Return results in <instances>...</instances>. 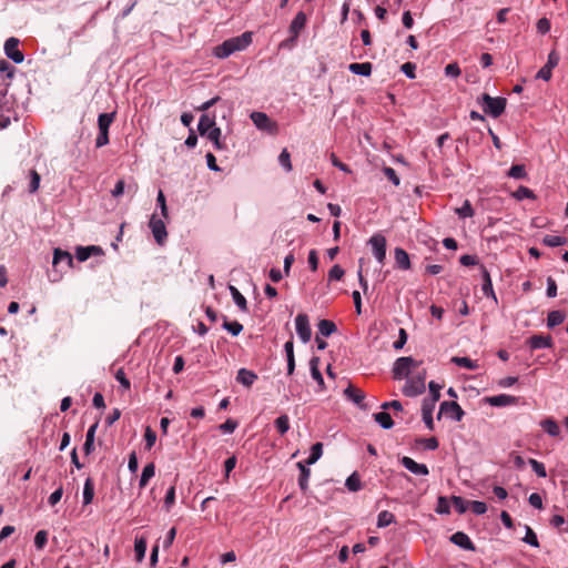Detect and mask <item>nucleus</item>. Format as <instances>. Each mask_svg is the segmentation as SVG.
Instances as JSON below:
<instances>
[{"instance_id":"obj_1","label":"nucleus","mask_w":568,"mask_h":568,"mask_svg":"<svg viewBox=\"0 0 568 568\" xmlns=\"http://www.w3.org/2000/svg\"><path fill=\"white\" fill-rule=\"evenodd\" d=\"M507 100L501 97L493 98L487 93L481 97V106L486 114L498 118L505 111Z\"/></svg>"},{"instance_id":"obj_2","label":"nucleus","mask_w":568,"mask_h":568,"mask_svg":"<svg viewBox=\"0 0 568 568\" xmlns=\"http://www.w3.org/2000/svg\"><path fill=\"white\" fill-rule=\"evenodd\" d=\"M420 362L415 361L413 357H399L393 366V376L395 379L407 378L412 369L418 367Z\"/></svg>"},{"instance_id":"obj_3","label":"nucleus","mask_w":568,"mask_h":568,"mask_svg":"<svg viewBox=\"0 0 568 568\" xmlns=\"http://www.w3.org/2000/svg\"><path fill=\"white\" fill-rule=\"evenodd\" d=\"M250 118L258 130L271 134L277 133V123L273 121L266 113L254 111L251 113Z\"/></svg>"},{"instance_id":"obj_4","label":"nucleus","mask_w":568,"mask_h":568,"mask_svg":"<svg viewBox=\"0 0 568 568\" xmlns=\"http://www.w3.org/2000/svg\"><path fill=\"white\" fill-rule=\"evenodd\" d=\"M425 390V374H419L415 377L407 378L403 394L407 397H416Z\"/></svg>"},{"instance_id":"obj_5","label":"nucleus","mask_w":568,"mask_h":568,"mask_svg":"<svg viewBox=\"0 0 568 568\" xmlns=\"http://www.w3.org/2000/svg\"><path fill=\"white\" fill-rule=\"evenodd\" d=\"M149 227L152 232L155 242L159 245H163L166 242L168 237L166 226L163 219H160L155 214H153L149 221Z\"/></svg>"},{"instance_id":"obj_6","label":"nucleus","mask_w":568,"mask_h":568,"mask_svg":"<svg viewBox=\"0 0 568 568\" xmlns=\"http://www.w3.org/2000/svg\"><path fill=\"white\" fill-rule=\"evenodd\" d=\"M368 243L372 246L374 257L378 261V263L383 264L386 258V239H385V236L379 233L374 234L369 239Z\"/></svg>"},{"instance_id":"obj_7","label":"nucleus","mask_w":568,"mask_h":568,"mask_svg":"<svg viewBox=\"0 0 568 568\" xmlns=\"http://www.w3.org/2000/svg\"><path fill=\"white\" fill-rule=\"evenodd\" d=\"M446 414L448 417L456 422H460L464 416V410L457 402H443L439 406V413L437 418L440 419L442 415Z\"/></svg>"},{"instance_id":"obj_8","label":"nucleus","mask_w":568,"mask_h":568,"mask_svg":"<svg viewBox=\"0 0 568 568\" xmlns=\"http://www.w3.org/2000/svg\"><path fill=\"white\" fill-rule=\"evenodd\" d=\"M52 265L53 267H60V272H65L73 267V257L69 252L55 248L53 251Z\"/></svg>"},{"instance_id":"obj_9","label":"nucleus","mask_w":568,"mask_h":568,"mask_svg":"<svg viewBox=\"0 0 568 568\" xmlns=\"http://www.w3.org/2000/svg\"><path fill=\"white\" fill-rule=\"evenodd\" d=\"M295 328L302 342L307 343L311 339L312 331L306 314L301 313L295 317Z\"/></svg>"},{"instance_id":"obj_10","label":"nucleus","mask_w":568,"mask_h":568,"mask_svg":"<svg viewBox=\"0 0 568 568\" xmlns=\"http://www.w3.org/2000/svg\"><path fill=\"white\" fill-rule=\"evenodd\" d=\"M4 52L14 63H21L24 59L23 53L19 50V40L9 38L4 43Z\"/></svg>"},{"instance_id":"obj_11","label":"nucleus","mask_w":568,"mask_h":568,"mask_svg":"<svg viewBox=\"0 0 568 568\" xmlns=\"http://www.w3.org/2000/svg\"><path fill=\"white\" fill-rule=\"evenodd\" d=\"M400 464L410 473L417 476H427L429 474L428 467L425 464H419L413 458L404 456Z\"/></svg>"},{"instance_id":"obj_12","label":"nucleus","mask_w":568,"mask_h":568,"mask_svg":"<svg viewBox=\"0 0 568 568\" xmlns=\"http://www.w3.org/2000/svg\"><path fill=\"white\" fill-rule=\"evenodd\" d=\"M527 344L530 349L549 348L552 346V338L550 335H532Z\"/></svg>"},{"instance_id":"obj_13","label":"nucleus","mask_w":568,"mask_h":568,"mask_svg":"<svg viewBox=\"0 0 568 568\" xmlns=\"http://www.w3.org/2000/svg\"><path fill=\"white\" fill-rule=\"evenodd\" d=\"M487 403H489L491 406L495 407H505L517 404V397L507 395V394H500L496 396L487 397Z\"/></svg>"},{"instance_id":"obj_14","label":"nucleus","mask_w":568,"mask_h":568,"mask_svg":"<svg viewBox=\"0 0 568 568\" xmlns=\"http://www.w3.org/2000/svg\"><path fill=\"white\" fill-rule=\"evenodd\" d=\"M435 404L436 403H433V402H428L427 398H425L423 400V404H422V416H423V420L426 425V427L429 429V430H433L434 429V419H433V412H434V408H435Z\"/></svg>"},{"instance_id":"obj_15","label":"nucleus","mask_w":568,"mask_h":568,"mask_svg":"<svg viewBox=\"0 0 568 568\" xmlns=\"http://www.w3.org/2000/svg\"><path fill=\"white\" fill-rule=\"evenodd\" d=\"M234 51H242L246 49L252 42V32H244L241 36L227 39Z\"/></svg>"},{"instance_id":"obj_16","label":"nucleus","mask_w":568,"mask_h":568,"mask_svg":"<svg viewBox=\"0 0 568 568\" xmlns=\"http://www.w3.org/2000/svg\"><path fill=\"white\" fill-rule=\"evenodd\" d=\"M450 541L465 550H475V546L467 534L457 531L452 535Z\"/></svg>"},{"instance_id":"obj_17","label":"nucleus","mask_w":568,"mask_h":568,"mask_svg":"<svg viewBox=\"0 0 568 568\" xmlns=\"http://www.w3.org/2000/svg\"><path fill=\"white\" fill-rule=\"evenodd\" d=\"M257 379V375L250 369L241 368L237 372L236 381L245 387H251L255 381Z\"/></svg>"},{"instance_id":"obj_18","label":"nucleus","mask_w":568,"mask_h":568,"mask_svg":"<svg viewBox=\"0 0 568 568\" xmlns=\"http://www.w3.org/2000/svg\"><path fill=\"white\" fill-rule=\"evenodd\" d=\"M214 128H217L215 125V119L214 116H211L209 114H203L200 120H199V124H197V131L201 135L205 136L206 134H209V132L211 130H213Z\"/></svg>"},{"instance_id":"obj_19","label":"nucleus","mask_w":568,"mask_h":568,"mask_svg":"<svg viewBox=\"0 0 568 568\" xmlns=\"http://www.w3.org/2000/svg\"><path fill=\"white\" fill-rule=\"evenodd\" d=\"M394 258L396 266L400 270H409L410 268V260L407 252L400 247H396L394 250Z\"/></svg>"},{"instance_id":"obj_20","label":"nucleus","mask_w":568,"mask_h":568,"mask_svg":"<svg viewBox=\"0 0 568 568\" xmlns=\"http://www.w3.org/2000/svg\"><path fill=\"white\" fill-rule=\"evenodd\" d=\"M102 250L100 246L90 245V246H79L75 251V256L78 261L84 262L93 254H101Z\"/></svg>"},{"instance_id":"obj_21","label":"nucleus","mask_w":568,"mask_h":568,"mask_svg":"<svg viewBox=\"0 0 568 568\" xmlns=\"http://www.w3.org/2000/svg\"><path fill=\"white\" fill-rule=\"evenodd\" d=\"M306 24V16L304 12H298L295 18L293 19L291 26H290V32L292 33V40H295L301 32L302 29H304Z\"/></svg>"},{"instance_id":"obj_22","label":"nucleus","mask_w":568,"mask_h":568,"mask_svg":"<svg viewBox=\"0 0 568 568\" xmlns=\"http://www.w3.org/2000/svg\"><path fill=\"white\" fill-rule=\"evenodd\" d=\"M539 425L551 437H558L560 435V427L551 417L542 419Z\"/></svg>"},{"instance_id":"obj_23","label":"nucleus","mask_w":568,"mask_h":568,"mask_svg":"<svg viewBox=\"0 0 568 568\" xmlns=\"http://www.w3.org/2000/svg\"><path fill=\"white\" fill-rule=\"evenodd\" d=\"M372 63L369 62H363V63H351L348 65V70L354 73V74H357V75H363V77H369L371 73H372Z\"/></svg>"},{"instance_id":"obj_24","label":"nucleus","mask_w":568,"mask_h":568,"mask_svg":"<svg viewBox=\"0 0 568 568\" xmlns=\"http://www.w3.org/2000/svg\"><path fill=\"white\" fill-rule=\"evenodd\" d=\"M318 365H320V358L318 357H313L310 361V368H311L312 378L314 381H316L318 386H320V388L323 389L324 388V379H323L322 373L320 372Z\"/></svg>"},{"instance_id":"obj_25","label":"nucleus","mask_w":568,"mask_h":568,"mask_svg":"<svg viewBox=\"0 0 568 568\" xmlns=\"http://www.w3.org/2000/svg\"><path fill=\"white\" fill-rule=\"evenodd\" d=\"M154 475L155 466L153 463H149L148 465L144 466L142 470L139 483L140 488H144L149 484L150 479L154 477Z\"/></svg>"},{"instance_id":"obj_26","label":"nucleus","mask_w":568,"mask_h":568,"mask_svg":"<svg viewBox=\"0 0 568 568\" xmlns=\"http://www.w3.org/2000/svg\"><path fill=\"white\" fill-rule=\"evenodd\" d=\"M344 394L348 399H351L352 402H354L357 405H361L365 398V394L361 389H358L352 385H349L347 388H345Z\"/></svg>"},{"instance_id":"obj_27","label":"nucleus","mask_w":568,"mask_h":568,"mask_svg":"<svg viewBox=\"0 0 568 568\" xmlns=\"http://www.w3.org/2000/svg\"><path fill=\"white\" fill-rule=\"evenodd\" d=\"M145 551H146V538L143 536L135 537L134 552H135L136 560L139 562H141L144 559Z\"/></svg>"},{"instance_id":"obj_28","label":"nucleus","mask_w":568,"mask_h":568,"mask_svg":"<svg viewBox=\"0 0 568 568\" xmlns=\"http://www.w3.org/2000/svg\"><path fill=\"white\" fill-rule=\"evenodd\" d=\"M229 290L236 306L243 312L247 311L246 298L240 293V291L233 285H230Z\"/></svg>"},{"instance_id":"obj_29","label":"nucleus","mask_w":568,"mask_h":568,"mask_svg":"<svg viewBox=\"0 0 568 568\" xmlns=\"http://www.w3.org/2000/svg\"><path fill=\"white\" fill-rule=\"evenodd\" d=\"M235 51L232 48L229 40H225L222 44L215 47L214 49V55L220 59H225L233 54Z\"/></svg>"},{"instance_id":"obj_30","label":"nucleus","mask_w":568,"mask_h":568,"mask_svg":"<svg viewBox=\"0 0 568 568\" xmlns=\"http://www.w3.org/2000/svg\"><path fill=\"white\" fill-rule=\"evenodd\" d=\"M374 419L384 429H390L394 426L392 416L387 412H379L374 414Z\"/></svg>"},{"instance_id":"obj_31","label":"nucleus","mask_w":568,"mask_h":568,"mask_svg":"<svg viewBox=\"0 0 568 568\" xmlns=\"http://www.w3.org/2000/svg\"><path fill=\"white\" fill-rule=\"evenodd\" d=\"M566 318V315L561 311H551L547 316V326L549 328H554L557 325H560Z\"/></svg>"},{"instance_id":"obj_32","label":"nucleus","mask_w":568,"mask_h":568,"mask_svg":"<svg viewBox=\"0 0 568 568\" xmlns=\"http://www.w3.org/2000/svg\"><path fill=\"white\" fill-rule=\"evenodd\" d=\"M221 129L214 128L205 136L213 143L215 150H223L225 149V144L221 141Z\"/></svg>"},{"instance_id":"obj_33","label":"nucleus","mask_w":568,"mask_h":568,"mask_svg":"<svg viewBox=\"0 0 568 568\" xmlns=\"http://www.w3.org/2000/svg\"><path fill=\"white\" fill-rule=\"evenodd\" d=\"M452 362L459 367H464L470 371L477 369L479 367L478 363L470 359L469 357L454 356L452 357Z\"/></svg>"},{"instance_id":"obj_34","label":"nucleus","mask_w":568,"mask_h":568,"mask_svg":"<svg viewBox=\"0 0 568 568\" xmlns=\"http://www.w3.org/2000/svg\"><path fill=\"white\" fill-rule=\"evenodd\" d=\"M94 497V485L91 478H87L83 486V505L92 503Z\"/></svg>"},{"instance_id":"obj_35","label":"nucleus","mask_w":568,"mask_h":568,"mask_svg":"<svg viewBox=\"0 0 568 568\" xmlns=\"http://www.w3.org/2000/svg\"><path fill=\"white\" fill-rule=\"evenodd\" d=\"M297 466L301 470V475L298 478V486L303 491H305L308 486V478L311 476V470L301 462L297 463Z\"/></svg>"},{"instance_id":"obj_36","label":"nucleus","mask_w":568,"mask_h":568,"mask_svg":"<svg viewBox=\"0 0 568 568\" xmlns=\"http://www.w3.org/2000/svg\"><path fill=\"white\" fill-rule=\"evenodd\" d=\"M115 113H101L98 118L99 131H108L114 120Z\"/></svg>"},{"instance_id":"obj_37","label":"nucleus","mask_w":568,"mask_h":568,"mask_svg":"<svg viewBox=\"0 0 568 568\" xmlns=\"http://www.w3.org/2000/svg\"><path fill=\"white\" fill-rule=\"evenodd\" d=\"M542 243L549 247L562 246L567 243V239L560 235H546L542 239Z\"/></svg>"},{"instance_id":"obj_38","label":"nucleus","mask_w":568,"mask_h":568,"mask_svg":"<svg viewBox=\"0 0 568 568\" xmlns=\"http://www.w3.org/2000/svg\"><path fill=\"white\" fill-rule=\"evenodd\" d=\"M345 486L349 491H358L362 488L361 477L357 473H353L347 477Z\"/></svg>"},{"instance_id":"obj_39","label":"nucleus","mask_w":568,"mask_h":568,"mask_svg":"<svg viewBox=\"0 0 568 568\" xmlns=\"http://www.w3.org/2000/svg\"><path fill=\"white\" fill-rule=\"evenodd\" d=\"M323 454V445L321 443H316L311 447V453L308 458L306 459V465L315 464Z\"/></svg>"},{"instance_id":"obj_40","label":"nucleus","mask_w":568,"mask_h":568,"mask_svg":"<svg viewBox=\"0 0 568 568\" xmlns=\"http://www.w3.org/2000/svg\"><path fill=\"white\" fill-rule=\"evenodd\" d=\"M336 331V325L328 320H322L318 323V332L323 336H329Z\"/></svg>"},{"instance_id":"obj_41","label":"nucleus","mask_w":568,"mask_h":568,"mask_svg":"<svg viewBox=\"0 0 568 568\" xmlns=\"http://www.w3.org/2000/svg\"><path fill=\"white\" fill-rule=\"evenodd\" d=\"M395 521V516L388 510H383L378 514L377 517V527L384 528L389 526Z\"/></svg>"},{"instance_id":"obj_42","label":"nucleus","mask_w":568,"mask_h":568,"mask_svg":"<svg viewBox=\"0 0 568 568\" xmlns=\"http://www.w3.org/2000/svg\"><path fill=\"white\" fill-rule=\"evenodd\" d=\"M275 427L281 435H284L290 429V418L287 415H281L275 419Z\"/></svg>"},{"instance_id":"obj_43","label":"nucleus","mask_w":568,"mask_h":568,"mask_svg":"<svg viewBox=\"0 0 568 568\" xmlns=\"http://www.w3.org/2000/svg\"><path fill=\"white\" fill-rule=\"evenodd\" d=\"M508 176L509 178H513V179H516V180H521V179H525L527 176V173H526V169L523 164H515L513 165L509 171H508Z\"/></svg>"},{"instance_id":"obj_44","label":"nucleus","mask_w":568,"mask_h":568,"mask_svg":"<svg viewBox=\"0 0 568 568\" xmlns=\"http://www.w3.org/2000/svg\"><path fill=\"white\" fill-rule=\"evenodd\" d=\"M452 503H453L455 509L459 514L466 513L467 509L470 507V501H467V500H465L464 498H462L459 496H453L452 497Z\"/></svg>"},{"instance_id":"obj_45","label":"nucleus","mask_w":568,"mask_h":568,"mask_svg":"<svg viewBox=\"0 0 568 568\" xmlns=\"http://www.w3.org/2000/svg\"><path fill=\"white\" fill-rule=\"evenodd\" d=\"M455 212L462 219L471 217L474 215V210L468 200H466L460 207H457Z\"/></svg>"},{"instance_id":"obj_46","label":"nucleus","mask_w":568,"mask_h":568,"mask_svg":"<svg viewBox=\"0 0 568 568\" xmlns=\"http://www.w3.org/2000/svg\"><path fill=\"white\" fill-rule=\"evenodd\" d=\"M514 197L518 201H521V200H525V199H535V194L534 192L527 187V186H519L515 192H514Z\"/></svg>"},{"instance_id":"obj_47","label":"nucleus","mask_w":568,"mask_h":568,"mask_svg":"<svg viewBox=\"0 0 568 568\" xmlns=\"http://www.w3.org/2000/svg\"><path fill=\"white\" fill-rule=\"evenodd\" d=\"M29 179H30V183H29V192L30 193H36L40 186V175L39 173L36 171V170H30L29 171Z\"/></svg>"},{"instance_id":"obj_48","label":"nucleus","mask_w":568,"mask_h":568,"mask_svg":"<svg viewBox=\"0 0 568 568\" xmlns=\"http://www.w3.org/2000/svg\"><path fill=\"white\" fill-rule=\"evenodd\" d=\"M223 328L230 332L233 336H237L243 331V325L236 321L227 322L224 320Z\"/></svg>"},{"instance_id":"obj_49","label":"nucleus","mask_w":568,"mask_h":568,"mask_svg":"<svg viewBox=\"0 0 568 568\" xmlns=\"http://www.w3.org/2000/svg\"><path fill=\"white\" fill-rule=\"evenodd\" d=\"M483 292L486 296H493L496 300L494 290H493V283L490 275L487 271H484V283H483Z\"/></svg>"},{"instance_id":"obj_50","label":"nucleus","mask_w":568,"mask_h":568,"mask_svg":"<svg viewBox=\"0 0 568 568\" xmlns=\"http://www.w3.org/2000/svg\"><path fill=\"white\" fill-rule=\"evenodd\" d=\"M436 513L443 514V515H448L450 513V504L446 497H444V496L438 497Z\"/></svg>"},{"instance_id":"obj_51","label":"nucleus","mask_w":568,"mask_h":568,"mask_svg":"<svg viewBox=\"0 0 568 568\" xmlns=\"http://www.w3.org/2000/svg\"><path fill=\"white\" fill-rule=\"evenodd\" d=\"M278 162L286 172L292 171L291 155L286 149L280 153Z\"/></svg>"},{"instance_id":"obj_52","label":"nucleus","mask_w":568,"mask_h":568,"mask_svg":"<svg viewBox=\"0 0 568 568\" xmlns=\"http://www.w3.org/2000/svg\"><path fill=\"white\" fill-rule=\"evenodd\" d=\"M523 540L531 547H539L537 535L529 526H526V535Z\"/></svg>"},{"instance_id":"obj_53","label":"nucleus","mask_w":568,"mask_h":568,"mask_svg":"<svg viewBox=\"0 0 568 568\" xmlns=\"http://www.w3.org/2000/svg\"><path fill=\"white\" fill-rule=\"evenodd\" d=\"M528 463L538 477L545 478L547 476L546 468L542 463L532 458H530Z\"/></svg>"},{"instance_id":"obj_54","label":"nucleus","mask_w":568,"mask_h":568,"mask_svg":"<svg viewBox=\"0 0 568 568\" xmlns=\"http://www.w3.org/2000/svg\"><path fill=\"white\" fill-rule=\"evenodd\" d=\"M428 387H429V393H430V398H427L428 402H433V403L438 402V399L440 398V388H442V386L432 381L428 384Z\"/></svg>"},{"instance_id":"obj_55","label":"nucleus","mask_w":568,"mask_h":568,"mask_svg":"<svg viewBox=\"0 0 568 568\" xmlns=\"http://www.w3.org/2000/svg\"><path fill=\"white\" fill-rule=\"evenodd\" d=\"M345 272L339 265H334L328 272V281H341Z\"/></svg>"},{"instance_id":"obj_56","label":"nucleus","mask_w":568,"mask_h":568,"mask_svg":"<svg viewBox=\"0 0 568 568\" xmlns=\"http://www.w3.org/2000/svg\"><path fill=\"white\" fill-rule=\"evenodd\" d=\"M48 541V532L45 530H39L34 536V545L37 549H42Z\"/></svg>"},{"instance_id":"obj_57","label":"nucleus","mask_w":568,"mask_h":568,"mask_svg":"<svg viewBox=\"0 0 568 568\" xmlns=\"http://www.w3.org/2000/svg\"><path fill=\"white\" fill-rule=\"evenodd\" d=\"M175 503V487L174 486H171L166 494H165V498H164V507L165 509L169 511L171 509V507L174 505Z\"/></svg>"},{"instance_id":"obj_58","label":"nucleus","mask_w":568,"mask_h":568,"mask_svg":"<svg viewBox=\"0 0 568 568\" xmlns=\"http://www.w3.org/2000/svg\"><path fill=\"white\" fill-rule=\"evenodd\" d=\"M156 202H158V205L160 206L161 209V215L163 219H168L169 216V212H168V206H166V201H165V196H164V193L162 192V190L159 191L158 193V196H156Z\"/></svg>"},{"instance_id":"obj_59","label":"nucleus","mask_w":568,"mask_h":568,"mask_svg":"<svg viewBox=\"0 0 568 568\" xmlns=\"http://www.w3.org/2000/svg\"><path fill=\"white\" fill-rule=\"evenodd\" d=\"M383 172L385 174V176L392 181V183L395 185V186H398L399 183H400V180L396 173V171L393 169V168H389V166H385L383 169Z\"/></svg>"},{"instance_id":"obj_60","label":"nucleus","mask_w":568,"mask_h":568,"mask_svg":"<svg viewBox=\"0 0 568 568\" xmlns=\"http://www.w3.org/2000/svg\"><path fill=\"white\" fill-rule=\"evenodd\" d=\"M144 439H145L146 449H151L154 446L155 440H156L155 432L152 430L150 427H146L145 434H144Z\"/></svg>"},{"instance_id":"obj_61","label":"nucleus","mask_w":568,"mask_h":568,"mask_svg":"<svg viewBox=\"0 0 568 568\" xmlns=\"http://www.w3.org/2000/svg\"><path fill=\"white\" fill-rule=\"evenodd\" d=\"M470 509L475 515H484L487 511V505L484 501H470Z\"/></svg>"},{"instance_id":"obj_62","label":"nucleus","mask_w":568,"mask_h":568,"mask_svg":"<svg viewBox=\"0 0 568 568\" xmlns=\"http://www.w3.org/2000/svg\"><path fill=\"white\" fill-rule=\"evenodd\" d=\"M115 379L120 383V385L124 388V389H130L131 387V383L130 381L126 378L125 376V373L122 368H119L115 373Z\"/></svg>"},{"instance_id":"obj_63","label":"nucleus","mask_w":568,"mask_h":568,"mask_svg":"<svg viewBox=\"0 0 568 568\" xmlns=\"http://www.w3.org/2000/svg\"><path fill=\"white\" fill-rule=\"evenodd\" d=\"M237 427V423L233 419H227L223 424L219 426L222 433L224 434H232L235 428Z\"/></svg>"},{"instance_id":"obj_64","label":"nucleus","mask_w":568,"mask_h":568,"mask_svg":"<svg viewBox=\"0 0 568 568\" xmlns=\"http://www.w3.org/2000/svg\"><path fill=\"white\" fill-rule=\"evenodd\" d=\"M445 74L450 78H457L460 75V68L457 63H449L445 67Z\"/></svg>"}]
</instances>
